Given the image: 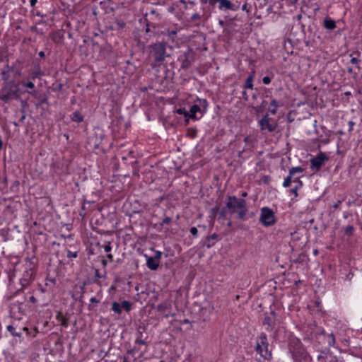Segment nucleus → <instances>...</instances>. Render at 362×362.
Listing matches in <instances>:
<instances>
[{
	"label": "nucleus",
	"instance_id": "nucleus-25",
	"mask_svg": "<svg viewBox=\"0 0 362 362\" xmlns=\"http://www.w3.org/2000/svg\"><path fill=\"white\" fill-rule=\"evenodd\" d=\"M304 171V169L300 166L298 167H293L291 169H289V173L291 175L294 176L296 173H301Z\"/></svg>",
	"mask_w": 362,
	"mask_h": 362
},
{
	"label": "nucleus",
	"instance_id": "nucleus-63",
	"mask_svg": "<svg viewBox=\"0 0 362 362\" xmlns=\"http://www.w3.org/2000/svg\"><path fill=\"white\" fill-rule=\"evenodd\" d=\"M241 196L243 197H245L247 196V193L246 192H243L241 193Z\"/></svg>",
	"mask_w": 362,
	"mask_h": 362
},
{
	"label": "nucleus",
	"instance_id": "nucleus-5",
	"mask_svg": "<svg viewBox=\"0 0 362 362\" xmlns=\"http://www.w3.org/2000/svg\"><path fill=\"white\" fill-rule=\"evenodd\" d=\"M268 346L269 344L266 334L261 333L257 339L256 351L264 358H267L271 356V353L268 351Z\"/></svg>",
	"mask_w": 362,
	"mask_h": 362
},
{
	"label": "nucleus",
	"instance_id": "nucleus-53",
	"mask_svg": "<svg viewBox=\"0 0 362 362\" xmlns=\"http://www.w3.org/2000/svg\"><path fill=\"white\" fill-rule=\"evenodd\" d=\"M95 276L98 277V278H101L102 277L101 275L100 274V272H99L98 269H95Z\"/></svg>",
	"mask_w": 362,
	"mask_h": 362
},
{
	"label": "nucleus",
	"instance_id": "nucleus-23",
	"mask_svg": "<svg viewBox=\"0 0 362 362\" xmlns=\"http://www.w3.org/2000/svg\"><path fill=\"white\" fill-rule=\"evenodd\" d=\"M57 320L61 322V325L67 327H68V320L65 317H64L60 313L57 316Z\"/></svg>",
	"mask_w": 362,
	"mask_h": 362
},
{
	"label": "nucleus",
	"instance_id": "nucleus-11",
	"mask_svg": "<svg viewBox=\"0 0 362 362\" xmlns=\"http://www.w3.org/2000/svg\"><path fill=\"white\" fill-rule=\"evenodd\" d=\"M35 270L31 265L26 268L20 280L22 288H26L34 279Z\"/></svg>",
	"mask_w": 362,
	"mask_h": 362
},
{
	"label": "nucleus",
	"instance_id": "nucleus-38",
	"mask_svg": "<svg viewBox=\"0 0 362 362\" xmlns=\"http://www.w3.org/2000/svg\"><path fill=\"white\" fill-rule=\"evenodd\" d=\"M77 257H78L77 251H75V252H71L70 250L67 251V257L69 259L76 258Z\"/></svg>",
	"mask_w": 362,
	"mask_h": 362
},
{
	"label": "nucleus",
	"instance_id": "nucleus-56",
	"mask_svg": "<svg viewBox=\"0 0 362 362\" xmlns=\"http://www.w3.org/2000/svg\"><path fill=\"white\" fill-rule=\"evenodd\" d=\"M187 1H186L185 0H179L177 4L178 3H180L183 5V7L185 6V4H187Z\"/></svg>",
	"mask_w": 362,
	"mask_h": 362
},
{
	"label": "nucleus",
	"instance_id": "nucleus-24",
	"mask_svg": "<svg viewBox=\"0 0 362 362\" xmlns=\"http://www.w3.org/2000/svg\"><path fill=\"white\" fill-rule=\"evenodd\" d=\"M165 33L173 41H174L175 37L177 33V29H168L166 30Z\"/></svg>",
	"mask_w": 362,
	"mask_h": 362
},
{
	"label": "nucleus",
	"instance_id": "nucleus-2",
	"mask_svg": "<svg viewBox=\"0 0 362 362\" xmlns=\"http://www.w3.org/2000/svg\"><path fill=\"white\" fill-rule=\"evenodd\" d=\"M149 49V59L153 62L152 66H159L168 57L166 52L165 45L163 42H156L151 45Z\"/></svg>",
	"mask_w": 362,
	"mask_h": 362
},
{
	"label": "nucleus",
	"instance_id": "nucleus-21",
	"mask_svg": "<svg viewBox=\"0 0 362 362\" xmlns=\"http://www.w3.org/2000/svg\"><path fill=\"white\" fill-rule=\"evenodd\" d=\"M71 120L76 122H81L83 121V116L78 111L74 112L71 115Z\"/></svg>",
	"mask_w": 362,
	"mask_h": 362
},
{
	"label": "nucleus",
	"instance_id": "nucleus-59",
	"mask_svg": "<svg viewBox=\"0 0 362 362\" xmlns=\"http://www.w3.org/2000/svg\"><path fill=\"white\" fill-rule=\"evenodd\" d=\"M250 137L249 136H245L244 139V141L245 143H248L250 141Z\"/></svg>",
	"mask_w": 362,
	"mask_h": 362
},
{
	"label": "nucleus",
	"instance_id": "nucleus-58",
	"mask_svg": "<svg viewBox=\"0 0 362 362\" xmlns=\"http://www.w3.org/2000/svg\"><path fill=\"white\" fill-rule=\"evenodd\" d=\"M218 24L221 26V27H223L225 25V22L223 20H219L218 21Z\"/></svg>",
	"mask_w": 362,
	"mask_h": 362
},
{
	"label": "nucleus",
	"instance_id": "nucleus-34",
	"mask_svg": "<svg viewBox=\"0 0 362 362\" xmlns=\"http://www.w3.org/2000/svg\"><path fill=\"white\" fill-rule=\"evenodd\" d=\"M354 230V226L349 225L345 228L344 233L347 236H351V235H352Z\"/></svg>",
	"mask_w": 362,
	"mask_h": 362
},
{
	"label": "nucleus",
	"instance_id": "nucleus-7",
	"mask_svg": "<svg viewBox=\"0 0 362 362\" xmlns=\"http://www.w3.org/2000/svg\"><path fill=\"white\" fill-rule=\"evenodd\" d=\"M197 100L199 101V105H193L189 111V117L192 119H197L198 117H197V113L200 112L201 117L203 115V112L206 110L207 106H208V102L206 99H200L198 98Z\"/></svg>",
	"mask_w": 362,
	"mask_h": 362
},
{
	"label": "nucleus",
	"instance_id": "nucleus-37",
	"mask_svg": "<svg viewBox=\"0 0 362 362\" xmlns=\"http://www.w3.org/2000/svg\"><path fill=\"white\" fill-rule=\"evenodd\" d=\"M202 16L200 15L199 13L195 12L194 13L190 18V21L192 22H195L197 21H199L202 18Z\"/></svg>",
	"mask_w": 362,
	"mask_h": 362
},
{
	"label": "nucleus",
	"instance_id": "nucleus-43",
	"mask_svg": "<svg viewBox=\"0 0 362 362\" xmlns=\"http://www.w3.org/2000/svg\"><path fill=\"white\" fill-rule=\"evenodd\" d=\"M172 221V218L170 217H165L163 219L161 225L163 224H170Z\"/></svg>",
	"mask_w": 362,
	"mask_h": 362
},
{
	"label": "nucleus",
	"instance_id": "nucleus-8",
	"mask_svg": "<svg viewBox=\"0 0 362 362\" xmlns=\"http://www.w3.org/2000/svg\"><path fill=\"white\" fill-rule=\"evenodd\" d=\"M259 125L262 131H267V132H272L275 131L277 127L276 120L270 117L268 114H266L259 121Z\"/></svg>",
	"mask_w": 362,
	"mask_h": 362
},
{
	"label": "nucleus",
	"instance_id": "nucleus-54",
	"mask_svg": "<svg viewBox=\"0 0 362 362\" xmlns=\"http://www.w3.org/2000/svg\"><path fill=\"white\" fill-rule=\"evenodd\" d=\"M38 55H39V57H40L43 58V57H45V52H44L43 51H40V52L38 53Z\"/></svg>",
	"mask_w": 362,
	"mask_h": 362
},
{
	"label": "nucleus",
	"instance_id": "nucleus-10",
	"mask_svg": "<svg viewBox=\"0 0 362 362\" xmlns=\"http://www.w3.org/2000/svg\"><path fill=\"white\" fill-rule=\"evenodd\" d=\"M146 259V266L151 270H156L160 264V260L162 257V252L160 251H156L154 257H149L147 255H144Z\"/></svg>",
	"mask_w": 362,
	"mask_h": 362
},
{
	"label": "nucleus",
	"instance_id": "nucleus-29",
	"mask_svg": "<svg viewBox=\"0 0 362 362\" xmlns=\"http://www.w3.org/2000/svg\"><path fill=\"white\" fill-rule=\"evenodd\" d=\"M335 337L333 333L327 335V344L329 346H334L335 344Z\"/></svg>",
	"mask_w": 362,
	"mask_h": 362
},
{
	"label": "nucleus",
	"instance_id": "nucleus-3",
	"mask_svg": "<svg viewBox=\"0 0 362 362\" xmlns=\"http://www.w3.org/2000/svg\"><path fill=\"white\" fill-rule=\"evenodd\" d=\"M289 349L295 361L298 362H309L310 359L308 353L299 339H291L289 341Z\"/></svg>",
	"mask_w": 362,
	"mask_h": 362
},
{
	"label": "nucleus",
	"instance_id": "nucleus-49",
	"mask_svg": "<svg viewBox=\"0 0 362 362\" xmlns=\"http://www.w3.org/2000/svg\"><path fill=\"white\" fill-rule=\"evenodd\" d=\"M37 2V0H30V4L31 7H34Z\"/></svg>",
	"mask_w": 362,
	"mask_h": 362
},
{
	"label": "nucleus",
	"instance_id": "nucleus-16",
	"mask_svg": "<svg viewBox=\"0 0 362 362\" xmlns=\"http://www.w3.org/2000/svg\"><path fill=\"white\" fill-rule=\"evenodd\" d=\"M323 25L326 29L330 30H334L337 26L335 21L329 17L325 18Z\"/></svg>",
	"mask_w": 362,
	"mask_h": 362
},
{
	"label": "nucleus",
	"instance_id": "nucleus-46",
	"mask_svg": "<svg viewBox=\"0 0 362 362\" xmlns=\"http://www.w3.org/2000/svg\"><path fill=\"white\" fill-rule=\"evenodd\" d=\"M298 0H286L288 5L293 6L298 3Z\"/></svg>",
	"mask_w": 362,
	"mask_h": 362
},
{
	"label": "nucleus",
	"instance_id": "nucleus-36",
	"mask_svg": "<svg viewBox=\"0 0 362 362\" xmlns=\"http://www.w3.org/2000/svg\"><path fill=\"white\" fill-rule=\"evenodd\" d=\"M196 5V2L194 1H188L184 6L185 10H192L193 7Z\"/></svg>",
	"mask_w": 362,
	"mask_h": 362
},
{
	"label": "nucleus",
	"instance_id": "nucleus-27",
	"mask_svg": "<svg viewBox=\"0 0 362 362\" xmlns=\"http://www.w3.org/2000/svg\"><path fill=\"white\" fill-rule=\"evenodd\" d=\"M122 309H124L127 312H129L132 309V304L128 300H123L122 303H120Z\"/></svg>",
	"mask_w": 362,
	"mask_h": 362
},
{
	"label": "nucleus",
	"instance_id": "nucleus-31",
	"mask_svg": "<svg viewBox=\"0 0 362 362\" xmlns=\"http://www.w3.org/2000/svg\"><path fill=\"white\" fill-rule=\"evenodd\" d=\"M23 86L28 88L30 89H32V90H34V88H35V85L32 81L24 82V83H23ZM28 93H30L31 95H34L35 90L28 91Z\"/></svg>",
	"mask_w": 362,
	"mask_h": 362
},
{
	"label": "nucleus",
	"instance_id": "nucleus-30",
	"mask_svg": "<svg viewBox=\"0 0 362 362\" xmlns=\"http://www.w3.org/2000/svg\"><path fill=\"white\" fill-rule=\"evenodd\" d=\"M293 176L291 175V174L288 173V175L284 179V181L283 182V187H288L291 185V183L292 182V177Z\"/></svg>",
	"mask_w": 362,
	"mask_h": 362
},
{
	"label": "nucleus",
	"instance_id": "nucleus-35",
	"mask_svg": "<svg viewBox=\"0 0 362 362\" xmlns=\"http://www.w3.org/2000/svg\"><path fill=\"white\" fill-rule=\"evenodd\" d=\"M176 112L179 115H183L185 117H189V111L184 107L177 109Z\"/></svg>",
	"mask_w": 362,
	"mask_h": 362
},
{
	"label": "nucleus",
	"instance_id": "nucleus-12",
	"mask_svg": "<svg viewBox=\"0 0 362 362\" xmlns=\"http://www.w3.org/2000/svg\"><path fill=\"white\" fill-rule=\"evenodd\" d=\"M328 159L325 153L320 152L315 157L310 159V168L319 170Z\"/></svg>",
	"mask_w": 362,
	"mask_h": 362
},
{
	"label": "nucleus",
	"instance_id": "nucleus-44",
	"mask_svg": "<svg viewBox=\"0 0 362 362\" xmlns=\"http://www.w3.org/2000/svg\"><path fill=\"white\" fill-rule=\"evenodd\" d=\"M292 182L296 185H299V182H302V181L300 180V177H296L294 176L292 177Z\"/></svg>",
	"mask_w": 362,
	"mask_h": 362
},
{
	"label": "nucleus",
	"instance_id": "nucleus-55",
	"mask_svg": "<svg viewBox=\"0 0 362 362\" xmlns=\"http://www.w3.org/2000/svg\"><path fill=\"white\" fill-rule=\"evenodd\" d=\"M107 257L108 258V259L110 261V262H112L113 261V256L112 254H108L107 255Z\"/></svg>",
	"mask_w": 362,
	"mask_h": 362
},
{
	"label": "nucleus",
	"instance_id": "nucleus-40",
	"mask_svg": "<svg viewBox=\"0 0 362 362\" xmlns=\"http://www.w3.org/2000/svg\"><path fill=\"white\" fill-rule=\"evenodd\" d=\"M271 81H272V78L269 76H266L263 77V78H262V83L264 85L269 84L271 83Z\"/></svg>",
	"mask_w": 362,
	"mask_h": 362
},
{
	"label": "nucleus",
	"instance_id": "nucleus-51",
	"mask_svg": "<svg viewBox=\"0 0 362 362\" xmlns=\"http://www.w3.org/2000/svg\"><path fill=\"white\" fill-rule=\"evenodd\" d=\"M90 301L91 303H99V300H98L95 297H92L90 299Z\"/></svg>",
	"mask_w": 362,
	"mask_h": 362
},
{
	"label": "nucleus",
	"instance_id": "nucleus-50",
	"mask_svg": "<svg viewBox=\"0 0 362 362\" xmlns=\"http://www.w3.org/2000/svg\"><path fill=\"white\" fill-rule=\"evenodd\" d=\"M136 338H143V334L141 331L138 330Z\"/></svg>",
	"mask_w": 362,
	"mask_h": 362
},
{
	"label": "nucleus",
	"instance_id": "nucleus-39",
	"mask_svg": "<svg viewBox=\"0 0 362 362\" xmlns=\"http://www.w3.org/2000/svg\"><path fill=\"white\" fill-rule=\"evenodd\" d=\"M140 346H141L136 345L133 349L128 350L127 353L129 354L134 355L140 350Z\"/></svg>",
	"mask_w": 362,
	"mask_h": 362
},
{
	"label": "nucleus",
	"instance_id": "nucleus-41",
	"mask_svg": "<svg viewBox=\"0 0 362 362\" xmlns=\"http://www.w3.org/2000/svg\"><path fill=\"white\" fill-rule=\"evenodd\" d=\"M190 233L194 237H197L198 233L197 228L196 227H192L190 228Z\"/></svg>",
	"mask_w": 362,
	"mask_h": 362
},
{
	"label": "nucleus",
	"instance_id": "nucleus-48",
	"mask_svg": "<svg viewBox=\"0 0 362 362\" xmlns=\"http://www.w3.org/2000/svg\"><path fill=\"white\" fill-rule=\"evenodd\" d=\"M209 4L212 6H215L216 3H219V0H209Z\"/></svg>",
	"mask_w": 362,
	"mask_h": 362
},
{
	"label": "nucleus",
	"instance_id": "nucleus-15",
	"mask_svg": "<svg viewBox=\"0 0 362 362\" xmlns=\"http://www.w3.org/2000/svg\"><path fill=\"white\" fill-rule=\"evenodd\" d=\"M218 8L220 10L235 11L237 7L229 0H219Z\"/></svg>",
	"mask_w": 362,
	"mask_h": 362
},
{
	"label": "nucleus",
	"instance_id": "nucleus-26",
	"mask_svg": "<svg viewBox=\"0 0 362 362\" xmlns=\"http://www.w3.org/2000/svg\"><path fill=\"white\" fill-rule=\"evenodd\" d=\"M42 75L40 66L38 65L35 67L34 71L32 73V78L35 79Z\"/></svg>",
	"mask_w": 362,
	"mask_h": 362
},
{
	"label": "nucleus",
	"instance_id": "nucleus-60",
	"mask_svg": "<svg viewBox=\"0 0 362 362\" xmlns=\"http://www.w3.org/2000/svg\"><path fill=\"white\" fill-rule=\"evenodd\" d=\"M349 126H350L349 130H351V129H352V128H353V126L354 125V122H352V121H350V122H349Z\"/></svg>",
	"mask_w": 362,
	"mask_h": 362
},
{
	"label": "nucleus",
	"instance_id": "nucleus-20",
	"mask_svg": "<svg viewBox=\"0 0 362 362\" xmlns=\"http://www.w3.org/2000/svg\"><path fill=\"white\" fill-rule=\"evenodd\" d=\"M270 106L273 107V108L269 110L270 112L272 115H275L277 112V107L280 106L279 102L275 98H272L270 103Z\"/></svg>",
	"mask_w": 362,
	"mask_h": 362
},
{
	"label": "nucleus",
	"instance_id": "nucleus-6",
	"mask_svg": "<svg viewBox=\"0 0 362 362\" xmlns=\"http://www.w3.org/2000/svg\"><path fill=\"white\" fill-rule=\"evenodd\" d=\"M259 221L265 227H269L276 223L274 211L269 207L261 209Z\"/></svg>",
	"mask_w": 362,
	"mask_h": 362
},
{
	"label": "nucleus",
	"instance_id": "nucleus-13",
	"mask_svg": "<svg viewBox=\"0 0 362 362\" xmlns=\"http://www.w3.org/2000/svg\"><path fill=\"white\" fill-rule=\"evenodd\" d=\"M276 321V313L274 310H272L269 314H266L262 325L266 327V330L271 332L273 330L275 326Z\"/></svg>",
	"mask_w": 362,
	"mask_h": 362
},
{
	"label": "nucleus",
	"instance_id": "nucleus-33",
	"mask_svg": "<svg viewBox=\"0 0 362 362\" xmlns=\"http://www.w3.org/2000/svg\"><path fill=\"white\" fill-rule=\"evenodd\" d=\"M327 353L325 351H322L317 357V361L320 362H326L327 358Z\"/></svg>",
	"mask_w": 362,
	"mask_h": 362
},
{
	"label": "nucleus",
	"instance_id": "nucleus-19",
	"mask_svg": "<svg viewBox=\"0 0 362 362\" xmlns=\"http://www.w3.org/2000/svg\"><path fill=\"white\" fill-rule=\"evenodd\" d=\"M171 309V304L169 302H163L157 306V310L159 312H165Z\"/></svg>",
	"mask_w": 362,
	"mask_h": 362
},
{
	"label": "nucleus",
	"instance_id": "nucleus-61",
	"mask_svg": "<svg viewBox=\"0 0 362 362\" xmlns=\"http://www.w3.org/2000/svg\"><path fill=\"white\" fill-rule=\"evenodd\" d=\"M145 30H146V33H148L151 31L150 26L148 24L146 25V28Z\"/></svg>",
	"mask_w": 362,
	"mask_h": 362
},
{
	"label": "nucleus",
	"instance_id": "nucleus-4",
	"mask_svg": "<svg viewBox=\"0 0 362 362\" xmlns=\"http://www.w3.org/2000/svg\"><path fill=\"white\" fill-rule=\"evenodd\" d=\"M19 90L18 86L13 83H8L0 90V99L5 103H8L12 99L19 97Z\"/></svg>",
	"mask_w": 362,
	"mask_h": 362
},
{
	"label": "nucleus",
	"instance_id": "nucleus-14",
	"mask_svg": "<svg viewBox=\"0 0 362 362\" xmlns=\"http://www.w3.org/2000/svg\"><path fill=\"white\" fill-rule=\"evenodd\" d=\"M6 329L11 333L13 337L21 338L22 337V331L26 332V334H29V329L27 327H23L22 329H19L17 330V328L15 327L13 325H9L6 327Z\"/></svg>",
	"mask_w": 362,
	"mask_h": 362
},
{
	"label": "nucleus",
	"instance_id": "nucleus-52",
	"mask_svg": "<svg viewBox=\"0 0 362 362\" xmlns=\"http://www.w3.org/2000/svg\"><path fill=\"white\" fill-rule=\"evenodd\" d=\"M30 301L32 302L33 303H35L37 302V300L33 296H32L30 297Z\"/></svg>",
	"mask_w": 362,
	"mask_h": 362
},
{
	"label": "nucleus",
	"instance_id": "nucleus-64",
	"mask_svg": "<svg viewBox=\"0 0 362 362\" xmlns=\"http://www.w3.org/2000/svg\"><path fill=\"white\" fill-rule=\"evenodd\" d=\"M122 362H129V361L127 357L124 356L122 358Z\"/></svg>",
	"mask_w": 362,
	"mask_h": 362
},
{
	"label": "nucleus",
	"instance_id": "nucleus-22",
	"mask_svg": "<svg viewBox=\"0 0 362 362\" xmlns=\"http://www.w3.org/2000/svg\"><path fill=\"white\" fill-rule=\"evenodd\" d=\"M111 310L118 314V315H120L122 313V308H121V305H120V303L115 301L112 303V308H111Z\"/></svg>",
	"mask_w": 362,
	"mask_h": 362
},
{
	"label": "nucleus",
	"instance_id": "nucleus-42",
	"mask_svg": "<svg viewBox=\"0 0 362 362\" xmlns=\"http://www.w3.org/2000/svg\"><path fill=\"white\" fill-rule=\"evenodd\" d=\"M112 250L110 242H108L107 245L104 246V250L105 252H110Z\"/></svg>",
	"mask_w": 362,
	"mask_h": 362
},
{
	"label": "nucleus",
	"instance_id": "nucleus-1",
	"mask_svg": "<svg viewBox=\"0 0 362 362\" xmlns=\"http://www.w3.org/2000/svg\"><path fill=\"white\" fill-rule=\"evenodd\" d=\"M226 207L230 214L237 213L240 220L244 221L245 219L247 208L245 199L238 198L235 196H228Z\"/></svg>",
	"mask_w": 362,
	"mask_h": 362
},
{
	"label": "nucleus",
	"instance_id": "nucleus-28",
	"mask_svg": "<svg viewBox=\"0 0 362 362\" xmlns=\"http://www.w3.org/2000/svg\"><path fill=\"white\" fill-rule=\"evenodd\" d=\"M303 187V182H299V185H296L295 187L290 189V193L293 194L295 197L298 196V190L300 189Z\"/></svg>",
	"mask_w": 362,
	"mask_h": 362
},
{
	"label": "nucleus",
	"instance_id": "nucleus-32",
	"mask_svg": "<svg viewBox=\"0 0 362 362\" xmlns=\"http://www.w3.org/2000/svg\"><path fill=\"white\" fill-rule=\"evenodd\" d=\"M135 344L138 345V346L145 345L146 346L145 351L147 349V341H146V339L136 338V339H135Z\"/></svg>",
	"mask_w": 362,
	"mask_h": 362
},
{
	"label": "nucleus",
	"instance_id": "nucleus-17",
	"mask_svg": "<svg viewBox=\"0 0 362 362\" xmlns=\"http://www.w3.org/2000/svg\"><path fill=\"white\" fill-rule=\"evenodd\" d=\"M218 240V235L216 234V233H214L212 234L211 235H209L208 238H207V240H206V245L207 247H211V246H213L216 241Z\"/></svg>",
	"mask_w": 362,
	"mask_h": 362
},
{
	"label": "nucleus",
	"instance_id": "nucleus-18",
	"mask_svg": "<svg viewBox=\"0 0 362 362\" xmlns=\"http://www.w3.org/2000/svg\"><path fill=\"white\" fill-rule=\"evenodd\" d=\"M253 79H254V74H250L245 80L244 84L245 89H252L253 88Z\"/></svg>",
	"mask_w": 362,
	"mask_h": 362
},
{
	"label": "nucleus",
	"instance_id": "nucleus-45",
	"mask_svg": "<svg viewBox=\"0 0 362 362\" xmlns=\"http://www.w3.org/2000/svg\"><path fill=\"white\" fill-rule=\"evenodd\" d=\"M341 204V201L340 200H338L337 203H335L334 205H333V208L334 209H339L340 208V205Z\"/></svg>",
	"mask_w": 362,
	"mask_h": 362
},
{
	"label": "nucleus",
	"instance_id": "nucleus-9",
	"mask_svg": "<svg viewBox=\"0 0 362 362\" xmlns=\"http://www.w3.org/2000/svg\"><path fill=\"white\" fill-rule=\"evenodd\" d=\"M194 60V54L190 49L183 52L178 57V61L181 64V68L185 70L188 69L191 66Z\"/></svg>",
	"mask_w": 362,
	"mask_h": 362
},
{
	"label": "nucleus",
	"instance_id": "nucleus-57",
	"mask_svg": "<svg viewBox=\"0 0 362 362\" xmlns=\"http://www.w3.org/2000/svg\"><path fill=\"white\" fill-rule=\"evenodd\" d=\"M117 24L120 28H123L125 25V23L123 21H119Z\"/></svg>",
	"mask_w": 362,
	"mask_h": 362
},
{
	"label": "nucleus",
	"instance_id": "nucleus-47",
	"mask_svg": "<svg viewBox=\"0 0 362 362\" xmlns=\"http://www.w3.org/2000/svg\"><path fill=\"white\" fill-rule=\"evenodd\" d=\"M359 62H360V60H359V59H357V58H356V57H352V58H351V62L352 64H358V63H359Z\"/></svg>",
	"mask_w": 362,
	"mask_h": 362
},
{
	"label": "nucleus",
	"instance_id": "nucleus-62",
	"mask_svg": "<svg viewBox=\"0 0 362 362\" xmlns=\"http://www.w3.org/2000/svg\"><path fill=\"white\" fill-rule=\"evenodd\" d=\"M243 98L245 99V100H247V93L245 91H243Z\"/></svg>",
	"mask_w": 362,
	"mask_h": 362
}]
</instances>
